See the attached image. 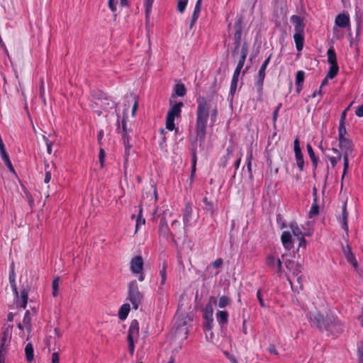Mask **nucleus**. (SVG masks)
<instances>
[{"label":"nucleus","mask_w":363,"mask_h":363,"mask_svg":"<svg viewBox=\"0 0 363 363\" xmlns=\"http://www.w3.org/2000/svg\"><path fill=\"white\" fill-rule=\"evenodd\" d=\"M198 106L196 111V140L199 141V147L203 150L206 134L207 122L209 116L212 122H215L217 116V108L209 111L208 105L205 97L200 96L196 100Z\"/></svg>","instance_id":"nucleus-1"},{"label":"nucleus","mask_w":363,"mask_h":363,"mask_svg":"<svg viewBox=\"0 0 363 363\" xmlns=\"http://www.w3.org/2000/svg\"><path fill=\"white\" fill-rule=\"evenodd\" d=\"M308 318L312 326L315 327L320 332L327 333V335H337L343 332V325L333 314H327L325 316L319 312L309 313Z\"/></svg>","instance_id":"nucleus-2"},{"label":"nucleus","mask_w":363,"mask_h":363,"mask_svg":"<svg viewBox=\"0 0 363 363\" xmlns=\"http://www.w3.org/2000/svg\"><path fill=\"white\" fill-rule=\"evenodd\" d=\"M291 21L294 25L295 33L294 39L296 43V48L298 51L302 50L304 42V23L302 18L296 15H293L291 17Z\"/></svg>","instance_id":"nucleus-3"},{"label":"nucleus","mask_w":363,"mask_h":363,"mask_svg":"<svg viewBox=\"0 0 363 363\" xmlns=\"http://www.w3.org/2000/svg\"><path fill=\"white\" fill-rule=\"evenodd\" d=\"M143 296L140 292L138 283L135 280L131 281L128 286V300L133 306V308L137 310L142 302Z\"/></svg>","instance_id":"nucleus-4"},{"label":"nucleus","mask_w":363,"mask_h":363,"mask_svg":"<svg viewBox=\"0 0 363 363\" xmlns=\"http://www.w3.org/2000/svg\"><path fill=\"white\" fill-rule=\"evenodd\" d=\"M191 320L192 318L188 315H178L174 323L176 327L175 333L178 335H184V338L186 339L189 332V325Z\"/></svg>","instance_id":"nucleus-5"},{"label":"nucleus","mask_w":363,"mask_h":363,"mask_svg":"<svg viewBox=\"0 0 363 363\" xmlns=\"http://www.w3.org/2000/svg\"><path fill=\"white\" fill-rule=\"evenodd\" d=\"M339 145L340 147L343 151V159H344V164H343V173L342 176V179H343L345 174L347 173V171L349 167V156L352 152V142L351 140L348 138H342L339 140Z\"/></svg>","instance_id":"nucleus-6"},{"label":"nucleus","mask_w":363,"mask_h":363,"mask_svg":"<svg viewBox=\"0 0 363 363\" xmlns=\"http://www.w3.org/2000/svg\"><path fill=\"white\" fill-rule=\"evenodd\" d=\"M171 240L176 243V239L181 240L186 237V227H182L181 223L177 220H174L171 224Z\"/></svg>","instance_id":"nucleus-7"},{"label":"nucleus","mask_w":363,"mask_h":363,"mask_svg":"<svg viewBox=\"0 0 363 363\" xmlns=\"http://www.w3.org/2000/svg\"><path fill=\"white\" fill-rule=\"evenodd\" d=\"M272 55H270L262 64L258 72L257 76V81L255 82V86L257 89V91L259 93V94H262V89H263V83L264 79L265 77V70L269 63L270 59H271Z\"/></svg>","instance_id":"nucleus-8"},{"label":"nucleus","mask_w":363,"mask_h":363,"mask_svg":"<svg viewBox=\"0 0 363 363\" xmlns=\"http://www.w3.org/2000/svg\"><path fill=\"white\" fill-rule=\"evenodd\" d=\"M243 24L244 21L242 17H239L235 22L234 28L235 31L234 33V45H236L237 48H240L241 45Z\"/></svg>","instance_id":"nucleus-9"},{"label":"nucleus","mask_w":363,"mask_h":363,"mask_svg":"<svg viewBox=\"0 0 363 363\" xmlns=\"http://www.w3.org/2000/svg\"><path fill=\"white\" fill-rule=\"evenodd\" d=\"M266 264L275 269L279 277L281 276L282 262L279 258H276L274 255H268L266 258Z\"/></svg>","instance_id":"nucleus-10"},{"label":"nucleus","mask_w":363,"mask_h":363,"mask_svg":"<svg viewBox=\"0 0 363 363\" xmlns=\"http://www.w3.org/2000/svg\"><path fill=\"white\" fill-rule=\"evenodd\" d=\"M10 284H11L12 291H13L16 298L17 299H18V289H17L16 282L10 283ZM28 291H27V289H23L21 291V300H22V302H21V303H20L19 301L17 300V302H16L17 306H20V307H21L23 308H26V306H27V303H28Z\"/></svg>","instance_id":"nucleus-11"},{"label":"nucleus","mask_w":363,"mask_h":363,"mask_svg":"<svg viewBox=\"0 0 363 363\" xmlns=\"http://www.w3.org/2000/svg\"><path fill=\"white\" fill-rule=\"evenodd\" d=\"M294 150L297 166L300 171H303L304 167L303 155L299 146V140L297 138L294 142Z\"/></svg>","instance_id":"nucleus-12"},{"label":"nucleus","mask_w":363,"mask_h":363,"mask_svg":"<svg viewBox=\"0 0 363 363\" xmlns=\"http://www.w3.org/2000/svg\"><path fill=\"white\" fill-rule=\"evenodd\" d=\"M158 231L160 237H163L167 240L169 238L171 239V231L168 226L167 219L164 216L160 218Z\"/></svg>","instance_id":"nucleus-13"},{"label":"nucleus","mask_w":363,"mask_h":363,"mask_svg":"<svg viewBox=\"0 0 363 363\" xmlns=\"http://www.w3.org/2000/svg\"><path fill=\"white\" fill-rule=\"evenodd\" d=\"M13 325H8L3 327V333L1 338L0 350H2L4 353H6V348H5L6 342L10 339L11 336V328Z\"/></svg>","instance_id":"nucleus-14"},{"label":"nucleus","mask_w":363,"mask_h":363,"mask_svg":"<svg viewBox=\"0 0 363 363\" xmlns=\"http://www.w3.org/2000/svg\"><path fill=\"white\" fill-rule=\"evenodd\" d=\"M139 336V323L137 320H133L130 323L127 340H137Z\"/></svg>","instance_id":"nucleus-15"},{"label":"nucleus","mask_w":363,"mask_h":363,"mask_svg":"<svg viewBox=\"0 0 363 363\" xmlns=\"http://www.w3.org/2000/svg\"><path fill=\"white\" fill-rule=\"evenodd\" d=\"M143 269V260L141 256L134 257L130 262V269L134 274H140Z\"/></svg>","instance_id":"nucleus-16"},{"label":"nucleus","mask_w":363,"mask_h":363,"mask_svg":"<svg viewBox=\"0 0 363 363\" xmlns=\"http://www.w3.org/2000/svg\"><path fill=\"white\" fill-rule=\"evenodd\" d=\"M281 241L286 250H291L294 247V241L289 231H284L281 235Z\"/></svg>","instance_id":"nucleus-17"},{"label":"nucleus","mask_w":363,"mask_h":363,"mask_svg":"<svg viewBox=\"0 0 363 363\" xmlns=\"http://www.w3.org/2000/svg\"><path fill=\"white\" fill-rule=\"evenodd\" d=\"M284 265L289 271L292 272L293 274L298 277L302 271V265L299 263L295 262L292 259H286Z\"/></svg>","instance_id":"nucleus-18"},{"label":"nucleus","mask_w":363,"mask_h":363,"mask_svg":"<svg viewBox=\"0 0 363 363\" xmlns=\"http://www.w3.org/2000/svg\"><path fill=\"white\" fill-rule=\"evenodd\" d=\"M192 207L190 203L185 204V208L183 210V223L184 227H188L190 224V220L192 216Z\"/></svg>","instance_id":"nucleus-19"},{"label":"nucleus","mask_w":363,"mask_h":363,"mask_svg":"<svg viewBox=\"0 0 363 363\" xmlns=\"http://www.w3.org/2000/svg\"><path fill=\"white\" fill-rule=\"evenodd\" d=\"M184 104L181 101L176 103L167 112V116L171 118H178L181 116L182 107Z\"/></svg>","instance_id":"nucleus-20"},{"label":"nucleus","mask_w":363,"mask_h":363,"mask_svg":"<svg viewBox=\"0 0 363 363\" xmlns=\"http://www.w3.org/2000/svg\"><path fill=\"white\" fill-rule=\"evenodd\" d=\"M335 24L342 28H346L350 24V18L348 15L340 13L335 18Z\"/></svg>","instance_id":"nucleus-21"},{"label":"nucleus","mask_w":363,"mask_h":363,"mask_svg":"<svg viewBox=\"0 0 363 363\" xmlns=\"http://www.w3.org/2000/svg\"><path fill=\"white\" fill-rule=\"evenodd\" d=\"M343 254L348 262L351 263L353 266H357V262L354 256L350 245L342 247Z\"/></svg>","instance_id":"nucleus-22"},{"label":"nucleus","mask_w":363,"mask_h":363,"mask_svg":"<svg viewBox=\"0 0 363 363\" xmlns=\"http://www.w3.org/2000/svg\"><path fill=\"white\" fill-rule=\"evenodd\" d=\"M347 218L348 213L347 211V204L345 203L342 206V214L339 217V222L341 223L342 228L345 230L347 233L348 232Z\"/></svg>","instance_id":"nucleus-23"},{"label":"nucleus","mask_w":363,"mask_h":363,"mask_svg":"<svg viewBox=\"0 0 363 363\" xmlns=\"http://www.w3.org/2000/svg\"><path fill=\"white\" fill-rule=\"evenodd\" d=\"M305 73L303 71L300 70L296 72V91L299 94L303 88V83L304 82Z\"/></svg>","instance_id":"nucleus-24"},{"label":"nucleus","mask_w":363,"mask_h":363,"mask_svg":"<svg viewBox=\"0 0 363 363\" xmlns=\"http://www.w3.org/2000/svg\"><path fill=\"white\" fill-rule=\"evenodd\" d=\"M196 141H194L191 143V155H192V164H191V177L192 178L196 172V162H197V157H196V152H197V147H194V144Z\"/></svg>","instance_id":"nucleus-25"},{"label":"nucleus","mask_w":363,"mask_h":363,"mask_svg":"<svg viewBox=\"0 0 363 363\" xmlns=\"http://www.w3.org/2000/svg\"><path fill=\"white\" fill-rule=\"evenodd\" d=\"M216 320L220 325H226L228 321V313L225 311H218L216 315Z\"/></svg>","instance_id":"nucleus-26"},{"label":"nucleus","mask_w":363,"mask_h":363,"mask_svg":"<svg viewBox=\"0 0 363 363\" xmlns=\"http://www.w3.org/2000/svg\"><path fill=\"white\" fill-rule=\"evenodd\" d=\"M0 154L2 160H4L5 165L9 169V172L15 173L14 168L12 165V163L9 159V155L7 154L6 150L0 151Z\"/></svg>","instance_id":"nucleus-27"},{"label":"nucleus","mask_w":363,"mask_h":363,"mask_svg":"<svg viewBox=\"0 0 363 363\" xmlns=\"http://www.w3.org/2000/svg\"><path fill=\"white\" fill-rule=\"evenodd\" d=\"M213 309L211 304V303L207 304L205 307V309L203 311V318L204 320L213 322Z\"/></svg>","instance_id":"nucleus-28"},{"label":"nucleus","mask_w":363,"mask_h":363,"mask_svg":"<svg viewBox=\"0 0 363 363\" xmlns=\"http://www.w3.org/2000/svg\"><path fill=\"white\" fill-rule=\"evenodd\" d=\"M130 306L129 303H124L119 309L118 311V318L121 320H125L128 315V313L130 311Z\"/></svg>","instance_id":"nucleus-29"},{"label":"nucleus","mask_w":363,"mask_h":363,"mask_svg":"<svg viewBox=\"0 0 363 363\" xmlns=\"http://www.w3.org/2000/svg\"><path fill=\"white\" fill-rule=\"evenodd\" d=\"M174 94H172V96H184L186 93V89L183 84H177L174 87Z\"/></svg>","instance_id":"nucleus-30"},{"label":"nucleus","mask_w":363,"mask_h":363,"mask_svg":"<svg viewBox=\"0 0 363 363\" xmlns=\"http://www.w3.org/2000/svg\"><path fill=\"white\" fill-rule=\"evenodd\" d=\"M306 149H307L308 155H309V157H310V158L311 160L312 165H313L314 169H316L317 166H318V159L315 156V152H314V151L313 150V147H312V146L309 143L307 144Z\"/></svg>","instance_id":"nucleus-31"},{"label":"nucleus","mask_w":363,"mask_h":363,"mask_svg":"<svg viewBox=\"0 0 363 363\" xmlns=\"http://www.w3.org/2000/svg\"><path fill=\"white\" fill-rule=\"evenodd\" d=\"M289 227L291 229L292 233L294 236L299 238L301 236L305 235L304 233H303L301 228L298 227V223L295 221L291 222L289 224Z\"/></svg>","instance_id":"nucleus-32"},{"label":"nucleus","mask_w":363,"mask_h":363,"mask_svg":"<svg viewBox=\"0 0 363 363\" xmlns=\"http://www.w3.org/2000/svg\"><path fill=\"white\" fill-rule=\"evenodd\" d=\"M26 359L28 362H31L34 359L33 347L31 343H28L25 347Z\"/></svg>","instance_id":"nucleus-33"},{"label":"nucleus","mask_w":363,"mask_h":363,"mask_svg":"<svg viewBox=\"0 0 363 363\" xmlns=\"http://www.w3.org/2000/svg\"><path fill=\"white\" fill-rule=\"evenodd\" d=\"M252 150L250 148L247 153L246 157V164H247V171L249 172V177L250 179L252 178Z\"/></svg>","instance_id":"nucleus-34"},{"label":"nucleus","mask_w":363,"mask_h":363,"mask_svg":"<svg viewBox=\"0 0 363 363\" xmlns=\"http://www.w3.org/2000/svg\"><path fill=\"white\" fill-rule=\"evenodd\" d=\"M328 62L330 65H337L336 53L333 47L330 48L327 52Z\"/></svg>","instance_id":"nucleus-35"},{"label":"nucleus","mask_w":363,"mask_h":363,"mask_svg":"<svg viewBox=\"0 0 363 363\" xmlns=\"http://www.w3.org/2000/svg\"><path fill=\"white\" fill-rule=\"evenodd\" d=\"M167 262H163L162 269L160 270V274L161 277L160 285H164L167 279Z\"/></svg>","instance_id":"nucleus-36"},{"label":"nucleus","mask_w":363,"mask_h":363,"mask_svg":"<svg viewBox=\"0 0 363 363\" xmlns=\"http://www.w3.org/2000/svg\"><path fill=\"white\" fill-rule=\"evenodd\" d=\"M23 323L26 325V329L30 332L31 330V318L30 313L29 311H26Z\"/></svg>","instance_id":"nucleus-37"},{"label":"nucleus","mask_w":363,"mask_h":363,"mask_svg":"<svg viewBox=\"0 0 363 363\" xmlns=\"http://www.w3.org/2000/svg\"><path fill=\"white\" fill-rule=\"evenodd\" d=\"M330 68L326 76L330 79H333L338 73L339 67L337 65H330Z\"/></svg>","instance_id":"nucleus-38"},{"label":"nucleus","mask_w":363,"mask_h":363,"mask_svg":"<svg viewBox=\"0 0 363 363\" xmlns=\"http://www.w3.org/2000/svg\"><path fill=\"white\" fill-rule=\"evenodd\" d=\"M319 213V206L318 204L317 199L313 198V202L312 204V206L311 208V210L309 211V216L310 217H312L313 216L318 215Z\"/></svg>","instance_id":"nucleus-39"},{"label":"nucleus","mask_w":363,"mask_h":363,"mask_svg":"<svg viewBox=\"0 0 363 363\" xmlns=\"http://www.w3.org/2000/svg\"><path fill=\"white\" fill-rule=\"evenodd\" d=\"M238 80H235V79L231 80L230 89V92H229V96H228V98L230 97L231 101L233 100L234 94L235 93V91H236V89L238 86Z\"/></svg>","instance_id":"nucleus-40"},{"label":"nucleus","mask_w":363,"mask_h":363,"mask_svg":"<svg viewBox=\"0 0 363 363\" xmlns=\"http://www.w3.org/2000/svg\"><path fill=\"white\" fill-rule=\"evenodd\" d=\"M175 118L167 116L166 118V128L169 130H173L175 128L174 125Z\"/></svg>","instance_id":"nucleus-41"},{"label":"nucleus","mask_w":363,"mask_h":363,"mask_svg":"<svg viewBox=\"0 0 363 363\" xmlns=\"http://www.w3.org/2000/svg\"><path fill=\"white\" fill-rule=\"evenodd\" d=\"M189 0H178L177 1V10L179 13H182L184 12Z\"/></svg>","instance_id":"nucleus-42"},{"label":"nucleus","mask_w":363,"mask_h":363,"mask_svg":"<svg viewBox=\"0 0 363 363\" xmlns=\"http://www.w3.org/2000/svg\"><path fill=\"white\" fill-rule=\"evenodd\" d=\"M263 296H264V294H263V289H259L257 291V298L259 301V305L262 308H266L267 307V305L263 299Z\"/></svg>","instance_id":"nucleus-43"},{"label":"nucleus","mask_w":363,"mask_h":363,"mask_svg":"<svg viewBox=\"0 0 363 363\" xmlns=\"http://www.w3.org/2000/svg\"><path fill=\"white\" fill-rule=\"evenodd\" d=\"M230 298L226 296H223L219 298L218 306L220 308H225L230 304Z\"/></svg>","instance_id":"nucleus-44"},{"label":"nucleus","mask_w":363,"mask_h":363,"mask_svg":"<svg viewBox=\"0 0 363 363\" xmlns=\"http://www.w3.org/2000/svg\"><path fill=\"white\" fill-rule=\"evenodd\" d=\"M145 220L142 218V208L140 209L139 214L138 216L135 224V232L138 231L140 225H144Z\"/></svg>","instance_id":"nucleus-45"},{"label":"nucleus","mask_w":363,"mask_h":363,"mask_svg":"<svg viewBox=\"0 0 363 363\" xmlns=\"http://www.w3.org/2000/svg\"><path fill=\"white\" fill-rule=\"evenodd\" d=\"M338 131H339L338 140H340V139H342V138H345V135L347 133V130H346L345 124H343L342 123H340Z\"/></svg>","instance_id":"nucleus-46"},{"label":"nucleus","mask_w":363,"mask_h":363,"mask_svg":"<svg viewBox=\"0 0 363 363\" xmlns=\"http://www.w3.org/2000/svg\"><path fill=\"white\" fill-rule=\"evenodd\" d=\"M150 191H152V195H150L151 199L153 198L154 201H156L157 200V193L156 186L155 184H151L150 185L149 194H150ZM145 194L146 195L147 198L149 196L147 192H145Z\"/></svg>","instance_id":"nucleus-47"},{"label":"nucleus","mask_w":363,"mask_h":363,"mask_svg":"<svg viewBox=\"0 0 363 363\" xmlns=\"http://www.w3.org/2000/svg\"><path fill=\"white\" fill-rule=\"evenodd\" d=\"M203 202L205 203V210L210 212L211 214L213 213V203L208 201L206 197L203 199Z\"/></svg>","instance_id":"nucleus-48"},{"label":"nucleus","mask_w":363,"mask_h":363,"mask_svg":"<svg viewBox=\"0 0 363 363\" xmlns=\"http://www.w3.org/2000/svg\"><path fill=\"white\" fill-rule=\"evenodd\" d=\"M59 281H60L59 277L55 279L52 281V296H56L57 295Z\"/></svg>","instance_id":"nucleus-49"},{"label":"nucleus","mask_w":363,"mask_h":363,"mask_svg":"<svg viewBox=\"0 0 363 363\" xmlns=\"http://www.w3.org/2000/svg\"><path fill=\"white\" fill-rule=\"evenodd\" d=\"M210 89H211V98H213V96L217 94V91H218L217 79L216 78L214 79V80L210 87Z\"/></svg>","instance_id":"nucleus-50"},{"label":"nucleus","mask_w":363,"mask_h":363,"mask_svg":"<svg viewBox=\"0 0 363 363\" xmlns=\"http://www.w3.org/2000/svg\"><path fill=\"white\" fill-rule=\"evenodd\" d=\"M277 224L279 225L280 229H284L287 227L285 220H284L283 217L280 214H278L277 216Z\"/></svg>","instance_id":"nucleus-51"},{"label":"nucleus","mask_w":363,"mask_h":363,"mask_svg":"<svg viewBox=\"0 0 363 363\" xmlns=\"http://www.w3.org/2000/svg\"><path fill=\"white\" fill-rule=\"evenodd\" d=\"M105 156H106V152H105L104 149L103 147H100L99 153V162L101 164V167L104 165Z\"/></svg>","instance_id":"nucleus-52"},{"label":"nucleus","mask_w":363,"mask_h":363,"mask_svg":"<svg viewBox=\"0 0 363 363\" xmlns=\"http://www.w3.org/2000/svg\"><path fill=\"white\" fill-rule=\"evenodd\" d=\"M15 277H16V275H15V272H14V263L12 262L11 264V272L9 273V282L10 283L16 282Z\"/></svg>","instance_id":"nucleus-53"},{"label":"nucleus","mask_w":363,"mask_h":363,"mask_svg":"<svg viewBox=\"0 0 363 363\" xmlns=\"http://www.w3.org/2000/svg\"><path fill=\"white\" fill-rule=\"evenodd\" d=\"M281 106H282V104L281 103H279L277 105V106L276 107V108L274 109V111H273L272 120H273V123H274V125L276 124V122H277V118H278L279 111L281 108Z\"/></svg>","instance_id":"nucleus-54"},{"label":"nucleus","mask_w":363,"mask_h":363,"mask_svg":"<svg viewBox=\"0 0 363 363\" xmlns=\"http://www.w3.org/2000/svg\"><path fill=\"white\" fill-rule=\"evenodd\" d=\"M342 156H332L329 157V160L333 167H335L337 163L340 161Z\"/></svg>","instance_id":"nucleus-55"},{"label":"nucleus","mask_w":363,"mask_h":363,"mask_svg":"<svg viewBox=\"0 0 363 363\" xmlns=\"http://www.w3.org/2000/svg\"><path fill=\"white\" fill-rule=\"evenodd\" d=\"M201 1L202 0H197L195 7H194V11L193 12L194 13L200 15L201 10Z\"/></svg>","instance_id":"nucleus-56"},{"label":"nucleus","mask_w":363,"mask_h":363,"mask_svg":"<svg viewBox=\"0 0 363 363\" xmlns=\"http://www.w3.org/2000/svg\"><path fill=\"white\" fill-rule=\"evenodd\" d=\"M246 57H247V55L240 54V60H238L237 67H239V68L243 67Z\"/></svg>","instance_id":"nucleus-57"},{"label":"nucleus","mask_w":363,"mask_h":363,"mask_svg":"<svg viewBox=\"0 0 363 363\" xmlns=\"http://www.w3.org/2000/svg\"><path fill=\"white\" fill-rule=\"evenodd\" d=\"M227 151H228V154L225 156H223L222 158H221V160H222V166L223 167H225L227 164V162L228 161V160L230 159V150L229 148L227 149Z\"/></svg>","instance_id":"nucleus-58"},{"label":"nucleus","mask_w":363,"mask_h":363,"mask_svg":"<svg viewBox=\"0 0 363 363\" xmlns=\"http://www.w3.org/2000/svg\"><path fill=\"white\" fill-rule=\"evenodd\" d=\"M223 264V260L221 258H218L214 262H212V265L215 268L221 267Z\"/></svg>","instance_id":"nucleus-59"},{"label":"nucleus","mask_w":363,"mask_h":363,"mask_svg":"<svg viewBox=\"0 0 363 363\" xmlns=\"http://www.w3.org/2000/svg\"><path fill=\"white\" fill-rule=\"evenodd\" d=\"M135 340H128V350L130 353V354H133L134 353V350H135V345H134V342H135Z\"/></svg>","instance_id":"nucleus-60"},{"label":"nucleus","mask_w":363,"mask_h":363,"mask_svg":"<svg viewBox=\"0 0 363 363\" xmlns=\"http://www.w3.org/2000/svg\"><path fill=\"white\" fill-rule=\"evenodd\" d=\"M248 53V45L247 42H244L242 45L240 54L247 55Z\"/></svg>","instance_id":"nucleus-61"},{"label":"nucleus","mask_w":363,"mask_h":363,"mask_svg":"<svg viewBox=\"0 0 363 363\" xmlns=\"http://www.w3.org/2000/svg\"><path fill=\"white\" fill-rule=\"evenodd\" d=\"M103 137H104V130H101L98 133V135H97V141H98V144L99 145V146H100L101 147H102V145H103V143H102Z\"/></svg>","instance_id":"nucleus-62"},{"label":"nucleus","mask_w":363,"mask_h":363,"mask_svg":"<svg viewBox=\"0 0 363 363\" xmlns=\"http://www.w3.org/2000/svg\"><path fill=\"white\" fill-rule=\"evenodd\" d=\"M355 114L358 116V117H363V104L362 105H360L359 106L356 111H355Z\"/></svg>","instance_id":"nucleus-63"},{"label":"nucleus","mask_w":363,"mask_h":363,"mask_svg":"<svg viewBox=\"0 0 363 363\" xmlns=\"http://www.w3.org/2000/svg\"><path fill=\"white\" fill-rule=\"evenodd\" d=\"M60 357L58 352H53L52 354V363H59Z\"/></svg>","instance_id":"nucleus-64"}]
</instances>
